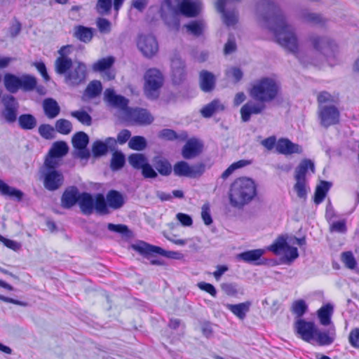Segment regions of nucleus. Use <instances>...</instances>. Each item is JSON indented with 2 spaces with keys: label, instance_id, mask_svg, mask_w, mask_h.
Instances as JSON below:
<instances>
[{
  "label": "nucleus",
  "instance_id": "obj_1",
  "mask_svg": "<svg viewBox=\"0 0 359 359\" xmlns=\"http://www.w3.org/2000/svg\"><path fill=\"white\" fill-rule=\"evenodd\" d=\"M258 18L274 34L277 43L299 62L307 65L312 62L299 49V40L293 26L288 24L279 6L271 0H260L256 6Z\"/></svg>",
  "mask_w": 359,
  "mask_h": 359
},
{
  "label": "nucleus",
  "instance_id": "obj_2",
  "mask_svg": "<svg viewBox=\"0 0 359 359\" xmlns=\"http://www.w3.org/2000/svg\"><path fill=\"white\" fill-rule=\"evenodd\" d=\"M280 91V83L271 76H263L255 80L249 90V95L255 101L266 104L276 100Z\"/></svg>",
  "mask_w": 359,
  "mask_h": 359
},
{
  "label": "nucleus",
  "instance_id": "obj_3",
  "mask_svg": "<svg viewBox=\"0 0 359 359\" xmlns=\"http://www.w3.org/2000/svg\"><path fill=\"white\" fill-rule=\"evenodd\" d=\"M257 195V187L255 182L247 177L236 180L231 185L229 201L231 206L242 208L250 203Z\"/></svg>",
  "mask_w": 359,
  "mask_h": 359
},
{
  "label": "nucleus",
  "instance_id": "obj_4",
  "mask_svg": "<svg viewBox=\"0 0 359 359\" xmlns=\"http://www.w3.org/2000/svg\"><path fill=\"white\" fill-rule=\"evenodd\" d=\"M4 84L11 93H16L20 89L24 92H31L36 88V79L30 74L18 76L11 73H6L4 76Z\"/></svg>",
  "mask_w": 359,
  "mask_h": 359
},
{
  "label": "nucleus",
  "instance_id": "obj_5",
  "mask_svg": "<svg viewBox=\"0 0 359 359\" xmlns=\"http://www.w3.org/2000/svg\"><path fill=\"white\" fill-rule=\"evenodd\" d=\"M131 248L144 257L150 259L151 264L158 266L163 265V262L153 258L156 254L168 258H176V255L178 254L173 251H166L160 247L151 245L142 241H139L136 243L132 244Z\"/></svg>",
  "mask_w": 359,
  "mask_h": 359
},
{
  "label": "nucleus",
  "instance_id": "obj_6",
  "mask_svg": "<svg viewBox=\"0 0 359 359\" xmlns=\"http://www.w3.org/2000/svg\"><path fill=\"white\" fill-rule=\"evenodd\" d=\"M144 93L150 100H156L160 95V89L163 85L162 73L156 68L148 69L144 76Z\"/></svg>",
  "mask_w": 359,
  "mask_h": 359
},
{
  "label": "nucleus",
  "instance_id": "obj_7",
  "mask_svg": "<svg viewBox=\"0 0 359 359\" xmlns=\"http://www.w3.org/2000/svg\"><path fill=\"white\" fill-rule=\"evenodd\" d=\"M56 74L64 76V81L67 85L76 87L86 81L87 66L83 62L72 60V65L66 69L65 72Z\"/></svg>",
  "mask_w": 359,
  "mask_h": 359
},
{
  "label": "nucleus",
  "instance_id": "obj_8",
  "mask_svg": "<svg viewBox=\"0 0 359 359\" xmlns=\"http://www.w3.org/2000/svg\"><path fill=\"white\" fill-rule=\"evenodd\" d=\"M309 169L314 173L315 165L311 160L305 158L300 162L294 172L296 183L294 185V189L297 196L303 199H306L307 196L306 175Z\"/></svg>",
  "mask_w": 359,
  "mask_h": 359
},
{
  "label": "nucleus",
  "instance_id": "obj_9",
  "mask_svg": "<svg viewBox=\"0 0 359 359\" xmlns=\"http://www.w3.org/2000/svg\"><path fill=\"white\" fill-rule=\"evenodd\" d=\"M177 0H163L160 14L162 20L170 27L178 29L180 19Z\"/></svg>",
  "mask_w": 359,
  "mask_h": 359
},
{
  "label": "nucleus",
  "instance_id": "obj_10",
  "mask_svg": "<svg viewBox=\"0 0 359 359\" xmlns=\"http://www.w3.org/2000/svg\"><path fill=\"white\" fill-rule=\"evenodd\" d=\"M205 170V165L203 163L189 165L186 161H181L176 163L172 168L174 174L178 177H187L196 178L201 176Z\"/></svg>",
  "mask_w": 359,
  "mask_h": 359
},
{
  "label": "nucleus",
  "instance_id": "obj_11",
  "mask_svg": "<svg viewBox=\"0 0 359 359\" xmlns=\"http://www.w3.org/2000/svg\"><path fill=\"white\" fill-rule=\"evenodd\" d=\"M103 100L109 107L118 109L124 112L128 108V99L123 95H117L114 88H109L105 89Z\"/></svg>",
  "mask_w": 359,
  "mask_h": 359
},
{
  "label": "nucleus",
  "instance_id": "obj_12",
  "mask_svg": "<svg viewBox=\"0 0 359 359\" xmlns=\"http://www.w3.org/2000/svg\"><path fill=\"white\" fill-rule=\"evenodd\" d=\"M1 102L4 105L2 116L8 123H13L17 120L18 109L19 104L13 95H4L1 97Z\"/></svg>",
  "mask_w": 359,
  "mask_h": 359
},
{
  "label": "nucleus",
  "instance_id": "obj_13",
  "mask_svg": "<svg viewBox=\"0 0 359 359\" xmlns=\"http://www.w3.org/2000/svg\"><path fill=\"white\" fill-rule=\"evenodd\" d=\"M126 119L132 124L146 126L151 123L154 118L150 113L144 109L128 107L126 111Z\"/></svg>",
  "mask_w": 359,
  "mask_h": 359
},
{
  "label": "nucleus",
  "instance_id": "obj_14",
  "mask_svg": "<svg viewBox=\"0 0 359 359\" xmlns=\"http://www.w3.org/2000/svg\"><path fill=\"white\" fill-rule=\"evenodd\" d=\"M137 47L148 58L153 57L158 50V44L156 38L150 34L140 35L137 41Z\"/></svg>",
  "mask_w": 359,
  "mask_h": 359
},
{
  "label": "nucleus",
  "instance_id": "obj_15",
  "mask_svg": "<svg viewBox=\"0 0 359 359\" xmlns=\"http://www.w3.org/2000/svg\"><path fill=\"white\" fill-rule=\"evenodd\" d=\"M317 328L313 322L306 321L301 318L294 323L297 334L306 342H311L313 339Z\"/></svg>",
  "mask_w": 359,
  "mask_h": 359
},
{
  "label": "nucleus",
  "instance_id": "obj_16",
  "mask_svg": "<svg viewBox=\"0 0 359 359\" xmlns=\"http://www.w3.org/2000/svg\"><path fill=\"white\" fill-rule=\"evenodd\" d=\"M309 41L316 51L326 57L330 56L333 50V41L327 36L311 34L309 36Z\"/></svg>",
  "mask_w": 359,
  "mask_h": 359
},
{
  "label": "nucleus",
  "instance_id": "obj_17",
  "mask_svg": "<svg viewBox=\"0 0 359 359\" xmlns=\"http://www.w3.org/2000/svg\"><path fill=\"white\" fill-rule=\"evenodd\" d=\"M319 118L320 124L327 128L337 124L339 119V111L334 106L319 107Z\"/></svg>",
  "mask_w": 359,
  "mask_h": 359
},
{
  "label": "nucleus",
  "instance_id": "obj_18",
  "mask_svg": "<svg viewBox=\"0 0 359 359\" xmlns=\"http://www.w3.org/2000/svg\"><path fill=\"white\" fill-rule=\"evenodd\" d=\"M266 108L265 104L262 102L248 101L241 108V116L243 122H248L252 114H262Z\"/></svg>",
  "mask_w": 359,
  "mask_h": 359
},
{
  "label": "nucleus",
  "instance_id": "obj_19",
  "mask_svg": "<svg viewBox=\"0 0 359 359\" xmlns=\"http://www.w3.org/2000/svg\"><path fill=\"white\" fill-rule=\"evenodd\" d=\"M44 176V187L49 191H55L59 189L63 183V175L57 170L41 172Z\"/></svg>",
  "mask_w": 359,
  "mask_h": 359
},
{
  "label": "nucleus",
  "instance_id": "obj_20",
  "mask_svg": "<svg viewBox=\"0 0 359 359\" xmlns=\"http://www.w3.org/2000/svg\"><path fill=\"white\" fill-rule=\"evenodd\" d=\"M201 8V3L200 1H193L191 0H182L178 4L179 15H183L187 17L197 16Z\"/></svg>",
  "mask_w": 359,
  "mask_h": 359
},
{
  "label": "nucleus",
  "instance_id": "obj_21",
  "mask_svg": "<svg viewBox=\"0 0 359 359\" xmlns=\"http://www.w3.org/2000/svg\"><path fill=\"white\" fill-rule=\"evenodd\" d=\"M276 149L277 152L284 155L302 154L303 151L299 144L293 143L287 138L279 139L276 143Z\"/></svg>",
  "mask_w": 359,
  "mask_h": 359
},
{
  "label": "nucleus",
  "instance_id": "obj_22",
  "mask_svg": "<svg viewBox=\"0 0 359 359\" xmlns=\"http://www.w3.org/2000/svg\"><path fill=\"white\" fill-rule=\"evenodd\" d=\"M71 46H64L58 50L60 56L55 60L54 63L55 71L56 73L65 72L66 69L72 65V59L67 55Z\"/></svg>",
  "mask_w": 359,
  "mask_h": 359
},
{
  "label": "nucleus",
  "instance_id": "obj_23",
  "mask_svg": "<svg viewBox=\"0 0 359 359\" xmlns=\"http://www.w3.org/2000/svg\"><path fill=\"white\" fill-rule=\"evenodd\" d=\"M172 81L175 84H180L186 78L184 62L178 57H175L171 61Z\"/></svg>",
  "mask_w": 359,
  "mask_h": 359
},
{
  "label": "nucleus",
  "instance_id": "obj_24",
  "mask_svg": "<svg viewBox=\"0 0 359 359\" xmlns=\"http://www.w3.org/2000/svg\"><path fill=\"white\" fill-rule=\"evenodd\" d=\"M336 338V332L334 326L327 330L322 331L317 328L313 339L319 346H329L332 344Z\"/></svg>",
  "mask_w": 359,
  "mask_h": 359
},
{
  "label": "nucleus",
  "instance_id": "obj_25",
  "mask_svg": "<svg viewBox=\"0 0 359 359\" xmlns=\"http://www.w3.org/2000/svg\"><path fill=\"white\" fill-rule=\"evenodd\" d=\"M299 18L306 23L318 25L320 27L325 26L327 22V19L321 13H312L307 9L302 10L299 13Z\"/></svg>",
  "mask_w": 359,
  "mask_h": 359
},
{
  "label": "nucleus",
  "instance_id": "obj_26",
  "mask_svg": "<svg viewBox=\"0 0 359 359\" xmlns=\"http://www.w3.org/2000/svg\"><path fill=\"white\" fill-rule=\"evenodd\" d=\"M80 197L79 189L75 186H72L65 189L62 198L61 205L66 209H69L78 203Z\"/></svg>",
  "mask_w": 359,
  "mask_h": 359
},
{
  "label": "nucleus",
  "instance_id": "obj_27",
  "mask_svg": "<svg viewBox=\"0 0 359 359\" xmlns=\"http://www.w3.org/2000/svg\"><path fill=\"white\" fill-rule=\"evenodd\" d=\"M199 84L203 92H212L215 88L216 78L212 72L202 70L199 74Z\"/></svg>",
  "mask_w": 359,
  "mask_h": 359
},
{
  "label": "nucleus",
  "instance_id": "obj_28",
  "mask_svg": "<svg viewBox=\"0 0 359 359\" xmlns=\"http://www.w3.org/2000/svg\"><path fill=\"white\" fill-rule=\"evenodd\" d=\"M152 164L156 172L161 175L168 177L171 175L172 167L166 158L162 156H156L152 158Z\"/></svg>",
  "mask_w": 359,
  "mask_h": 359
},
{
  "label": "nucleus",
  "instance_id": "obj_29",
  "mask_svg": "<svg viewBox=\"0 0 359 359\" xmlns=\"http://www.w3.org/2000/svg\"><path fill=\"white\" fill-rule=\"evenodd\" d=\"M202 144L198 140H189L182 148V154L185 159H191L198 156L201 151Z\"/></svg>",
  "mask_w": 359,
  "mask_h": 359
},
{
  "label": "nucleus",
  "instance_id": "obj_30",
  "mask_svg": "<svg viewBox=\"0 0 359 359\" xmlns=\"http://www.w3.org/2000/svg\"><path fill=\"white\" fill-rule=\"evenodd\" d=\"M102 83L98 80H93L88 84L86 88L85 89L81 97L82 100L86 102L88 100L95 98L102 93Z\"/></svg>",
  "mask_w": 359,
  "mask_h": 359
},
{
  "label": "nucleus",
  "instance_id": "obj_31",
  "mask_svg": "<svg viewBox=\"0 0 359 359\" xmlns=\"http://www.w3.org/2000/svg\"><path fill=\"white\" fill-rule=\"evenodd\" d=\"M81 211L86 215H91L94 210V198L92 195L87 192L80 194L78 201Z\"/></svg>",
  "mask_w": 359,
  "mask_h": 359
},
{
  "label": "nucleus",
  "instance_id": "obj_32",
  "mask_svg": "<svg viewBox=\"0 0 359 359\" xmlns=\"http://www.w3.org/2000/svg\"><path fill=\"white\" fill-rule=\"evenodd\" d=\"M42 106L45 115L50 119L55 118L60 112L58 103L53 98L45 99L43 101Z\"/></svg>",
  "mask_w": 359,
  "mask_h": 359
},
{
  "label": "nucleus",
  "instance_id": "obj_33",
  "mask_svg": "<svg viewBox=\"0 0 359 359\" xmlns=\"http://www.w3.org/2000/svg\"><path fill=\"white\" fill-rule=\"evenodd\" d=\"M108 206L114 210L121 208L125 203L124 197L116 190H110L106 196Z\"/></svg>",
  "mask_w": 359,
  "mask_h": 359
},
{
  "label": "nucleus",
  "instance_id": "obj_34",
  "mask_svg": "<svg viewBox=\"0 0 359 359\" xmlns=\"http://www.w3.org/2000/svg\"><path fill=\"white\" fill-rule=\"evenodd\" d=\"M251 305V302L247 301L236 304H227L226 307L239 319L243 320L249 312Z\"/></svg>",
  "mask_w": 359,
  "mask_h": 359
},
{
  "label": "nucleus",
  "instance_id": "obj_35",
  "mask_svg": "<svg viewBox=\"0 0 359 359\" xmlns=\"http://www.w3.org/2000/svg\"><path fill=\"white\" fill-rule=\"evenodd\" d=\"M0 193L1 195L8 196L11 199H15L18 201H22L24 194L20 189L15 187H10L0 179Z\"/></svg>",
  "mask_w": 359,
  "mask_h": 359
},
{
  "label": "nucleus",
  "instance_id": "obj_36",
  "mask_svg": "<svg viewBox=\"0 0 359 359\" xmlns=\"http://www.w3.org/2000/svg\"><path fill=\"white\" fill-rule=\"evenodd\" d=\"M94 29L83 25H77L74 27V36L80 41L88 43L93 37Z\"/></svg>",
  "mask_w": 359,
  "mask_h": 359
},
{
  "label": "nucleus",
  "instance_id": "obj_37",
  "mask_svg": "<svg viewBox=\"0 0 359 359\" xmlns=\"http://www.w3.org/2000/svg\"><path fill=\"white\" fill-rule=\"evenodd\" d=\"M331 187V182L323 180L317 185L313 196V201L316 205H319L324 201Z\"/></svg>",
  "mask_w": 359,
  "mask_h": 359
},
{
  "label": "nucleus",
  "instance_id": "obj_38",
  "mask_svg": "<svg viewBox=\"0 0 359 359\" xmlns=\"http://www.w3.org/2000/svg\"><path fill=\"white\" fill-rule=\"evenodd\" d=\"M225 6H223L222 11L218 6V3H216L217 10L222 15L224 23L228 27L233 26L238 22V12L236 9L226 10Z\"/></svg>",
  "mask_w": 359,
  "mask_h": 359
},
{
  "label": "nucleus",
  "instance_id": "obj_39",
  "mask_svg": "<svg viewBox=\"0 0 359 359\" xmlns=\"http://www.w3.org/2000/svg\"><path fill=\"white\" fill-rule=\"evenodd\" d=\"M265 250L255 249L248 250L238 255V259L249 264L254 263L262 257L264 254Z\"/></svg>",
  "mask_w": 359,
  "mask_h": 359
},
{
  "label": "nucleus",
  "instance_id": "obj_40",
  "mask_svg": "<svg viewBox=\"0 0 359 359\" xmlns=\"http://www.w3.org/2000/svg\"><path fill=\"white\" fill-rule=\"evenodd\" d=\"M19 127L25 130H31L36 128L37 120L31 114H23L18 118Z\"/></svg>",
  "mask_w": 359,
  "mask_h": 359
},
{
  "label": "nucleus",
  "instance_id": "obj_41",
  "mask_svg": "<svg viewBox=\"0 0 359 359\" xmlns=\"http://www.w3.org/2000/svg\"><path fill=\"white\" fill-rule=\"evenodd\" d=\"M287 238L283 236H279L273 243L267 248V250L272 252L274 255H278L286 250L287 247Z\"/></svg>",
  "mask_w": 359,
  "mask_h": 359
},
{
  "label": "nucleus",
  "instance_id": "obj_42",
  "mask_svg": "<svg viewBox=\"0 0 359 359\" xmlns=\"http://www.w3.org/2000/svg\"><path fill=\"white\" fill-rule=\"evenodd\" d=\"M333 306L328 303L323 306L318 311V316L323 325H328L331 323V316L333 313Z\"/></svg>",
  "mask_w": 359,
  "mask_h": 359
},
{
  "label": "nucleus",
  "instance_id": "obj_43",
  "mask_svg": "<svg viewBox=\"0 0 359 359\" xmlns=\"http://www.w3.org/2000/svg\"><path fill=\"white\" fill-rule=\"evenodd\" d=\"M69 151V147L65 142L60 141L55 142L48 151L52 156L61 158L65 156Z\"/></svg>",
  "mask_w": 359,
  "mask_h": 359
},
{
  "label": "nucleus",
  "instance_id": "obj_44",
  "mask_svg": "<svg viewBox=\"0 0 359 359\" xmlns=\"http://www.w3.org/2000/svg\"><path fill=\"white\" fill-rule=\"evenodd\" d=\"M107 229L110 231L119 233L121 236V237L125 239H130L133 236L132 231H130L128 226L125 224H114L112 223H109L107 224Z\"/></svg>",
  "mask_w": 359,
  "mask_h": 359
},
{
  "label": "nucleus",
  "instance_id": "obj_45",
  "mask_svg": "<svg viewBox=\"0 0 359 359\" xmlns=\"http://www.w3.org/2000/svg\"><path fill=\"white\" fill-rule=\"evenodd\" d=\"M94 209L101 215L109 213L108 204L102 194H97L94 198Z\"/></svg>",
  "mask_w": 359,
  "mask_h": 359
},
{
  "label": "nucleus",
  "instance_id": "obj_46",
  "mask_svg": "<svg viewBox=\"0 0 359 359\" xmlns=\"http://www.w3.org/2000/svg\"><path fill=\"white\" fill-rule=\"evenodd\" d=\"M158 137L160 139L168 141H172L177 139H181L184 140L187 137V134L185 132H182L180 135H177L175 130L166 128L161 130L158 133Z\"/></svg>",
  "mask_w": 359,
  "mask_h": 359
},
{
  "label": "nucleus",
  "instance_id": "obj_47",
  "mask_svg": "<svg viewBox=\"0 0 359 359\" xmlns=\"http://www.w3.org/2000/svg\"><path fill=\"white\" fill-rule=\"evenodd\" d=\"M72 142L75 149H84L89 142V137L84 132H77L72 137Z\"/></svg>",
  "mask_w": 359,
  "mask_h": 359
},
{
  "label": "nucleus",
  "instance_id": "obj_48",
  "mask_svg": "<svg viewBox=\"0 0 359 359\" xmlns=\"http://www.w3.org/2000/svg\"><path fill=\"white\" fill-rule=\"evenodd\" d=\"M114 58L112 56L103 57L93 65V70L94 72H104L109 70L114 63Z\"/></svg>",
  "mask_w": 359,
  "mask_h": 359
},
{
  "label": "nucleus",
  "instance_id": "obj_49",
  "mask_svg": "<svg viewBox=\"0 0 359 359\" xmlns=\"http://www.w3.org/2000/svg\"><path fill=\"white\" fill-rule=\"evenodd\" d=\"M187 31L196 36H199L203 34L205 28V23L203 20H193L184 25Z\"/></svg>",
  "mask_w": 359,
  "mask_h": 359
},
{
  "label": "nucleus",
  "instance_id": "obj_50",
  "mask_svg": "<svg viewBox=\"0 0 359 359\" xmlns=\"http://www.w3.org/2000/svg\"><path fill=\"white\" fill-rule=\"evenodd\" d=\"M219 107H222V109H224L218 100H214L211 102L205 105L201 109V114L204 118H210L219 108Z\"/></svg>",
  "mask_w": 359,
  "mask_h": 359
},
{
  "label": "nucleus",
  "instance_id": "obj_51",
  "mask_svg": "<svg viewBox=\"0 0 359 359\" xmlns=\"http://www.w3.org/2000/svg\"><path fill=\"white\" fill-rule=\"evenodd\" d=\"M128 162L134 168L141 170L148 160L142 154H133L129 156Z\"/></svg>",
  "mask_w": 359,
  "mask_h": 359
},
{
  "label": "nucleus",
  "instance_id": "obj_52",
  "mask_svg": "<svg viewBox=\"0 0 359 359\" xmlns=\"http://www.w3.org/2000/svg\"><path fill=\"white\" fill-rule=\"evenodd\" d=\"M147 140L142 136H134L128 142L130 149L135 151H142L147 147Z\"/></svg>",
  "mask_w": 359,
  "mask_h": 359
},
{
  "label": "nucleus",
  "instance_id": "obj_53",
  "mask_svg": "<svg viewBox=\"0 0 359 359\" xmlns=\"http://www.w3.org/2000/svg\"><path fill=\"white\" fill-rule=\"evenodd\" d=\"M125 163V156L121 152H114L111 159V169L114 171L118 170L124 166Z\"/></svg>",
  "mask_w": 359,
  "mask_h": 359
},
{
  "label": "nucleus",
  "instance_id": "obj_54",
  "mask_svg": "<svg viewBox=\"0 0 359 359\" xmlns=\"http://www.w3.org/2000/svg\"><path fill=\"white\" fill-rule=\"evenodd\" d=\"M55 130L62 135H68L72 130V123L67 119L60 118L55 122Z\"/></svg>",
  "mask_w": 359,
  "mask_h": 359
},
{
  "label": "nucleus",
  "instance_id": "obj_55",
  "mask_svg": "<svg viewBox=\"0 0 359 359\" xmlns=\"http://www.w3.org/2000/svg\"><path fill=\"white\" fill-rule=\"evenodd\" d=\"M308 306L303 299L294 301L291 307V311L298 318H301L307 311Z\"/></svg>",
  "mask_w": 359,
  "mask_h": 359
},
{
  "label": "nucleus",
  "instance_id": "obj_56",
  "mask_svg": "<svg viewBox=\"0 0 359 359\" xmlns=\"http://www.w3.org/2000/svg\"><path fill=\"white\" fill-rule=\"evenodd\" d=\"M60 158L54 157L48 154L45 158L43 166L41 168V172H48L50 170H56L55 169L60 165Z\"/></svg>",
  "mask_w": 359,
  "mask_h": 359
},
{
  "label": "nucleus",
  "instance_id": "obj_57",
  "mask_svg": "<svg viewBox=\"0 0 359 359\" xmlns=\"http://www.w3.org/2000/svg\"><path fill=\"white\" fill-rule=\"evenodd\" d=\"M108 151L107 145L101 140H96L92 146V153L95 158L105 155Z\"/></svg>",
  "mask_w": 359,
  "mask_h": 359
},
{
  "label": "nucleus",
  "instance_id": "obj_58",
  "mask_svg": "<svg viewBox=\"0 0 359 359\" xmlns=\"http://www.w3.org/2000/svg\"><path fill=\"white\" fill-rule=\"evenodd\" d=\"M71 116L83 125L89 126L92 124V117L86 111H74L71 112Z\"/></svg>",
  "mask_w": 359,
  "mask_h": 359
},
{
  "label": "nucleus",
  "instance_id": "obj_59",
  "mask_svg": "<svg viewBox=\"0 0 359 359\" xmlns=\"http://www.w3.org/2000/svg\"><path fill=\"white\" fill-rule=\"evenodd\" d=\"M39 135L46 140H52L54 137V128L49 124H41L39 127Z\"/></svg>",
  "mask_w": 359,
  "mask_h": 359
},
{
  "label": "nucleus",
  "instance_id": "obj_60",
  "mask_svg": "<svg viewBox=\"0 0 359 359\" xmlns=\"http://www.w3.org/2000/svg\"><path fill=\"white\" fill-rule=\"evenodd\" d=\"M283 252L285 253L283 257V259H285L284 262L287 264H290L299 257L297 248L296 247L290 246L289 244L286 248V250Z\"/></svg>",
  "mask_w": 359,
  "mask_h": 359
},
{
  "label": "nucleus",
  "instance_id": "obj_61",
  "mask_svg": "<svg viewBox=\"0 0 359 359\" xmlns=\"http://www.w3.org/2000/svg\"><path fill=\"white\" fill-rule=\"evenodd\" d=\"M112 6V0H97L96 10L101 15L108 14Z\"/></svg>",
  "mask_w": 359,
  "mask_h": 359
},
{
  "label": "nucleus",
  "instance_id": "obj_62",
  "mask_svg": "<svg viewBox=\"0 0 359 359\" xmlns=\"http://www.w3.org/2000/svg\"><path fill=\"white\" fill-rule=\"evenodd\" d=\"M237 49V45L236 42V39L233 34H230L229 35L228 40L224 45V55H230L234 53Z\"/></svg>",
  "mask_w": 359,
  "mask_h": 359
},
{
  "label": "nucleus",
  "instance_id": "obj_63",
  "mask_svg": "<svg viewBox=\"0 0 359 359\" xmlns=\"http://www.w3.org/2000/svg\"><path fill=\"white\" fill-rule=\"evenodd\" d=\"M142 175L144 178H156L158 177V172L154 169V165H151L147 162L144 167L141 169Z\"/></svg>",
  "mask_w": 359,
  "mask_h": 359
},
{
  "label": "nucleus",
  "instance_id": "obj_64",
  "mask_svg": "<svg viewBox=\"0 0 359 359\" xmlns=\"http://www.w3.org/2000/svg\"><path fill=\"white\" fill-rule=\"evenodd\" d=\"M341 259L344 264L348 269H353L356 266V262L351 252H344L341 255Z\"/></svg>",
  "mask_w": 359,
  "mask_h": 359
}]
</instances>
